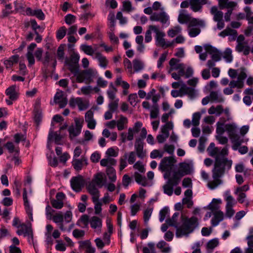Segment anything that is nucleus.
Instances as JSON below:
<instances>
[{"instance_id": "f257e3e1", "label": "nucleus", "mask_w": 253, "mask_h": 253, "mask_svg": "<svg viewBox=\"0 0 253 253\" xmlns=\"http://www.w3.org/2000/svg\"><path fill=\"white\" fill-rule=\"evenodd\" d=\"M209 155L214 158V167L212 170L213 180L209 182L208 186L211 189H214L221 184V178L226 170H229L232 165V161L227 158L229 154L227 147L223 148L215 147L214 143H211L207 149Z\"/></svg>"}, {"instance_id": "f03ea898", "label": "nucleus", "mask_w": 253, "mask_h": 253, "mask_svg": "<svg viewBox=\"0 0 253 253\" xmlns=\"http://www.w3.org/2000/svg\"><path fill=\"white\" fill-rule=\"evenodd\" d=\"M179 213L175 212L171 218L166 220L167 224L169 226H174L176 228V236L177 237H181L183 236L187 235L192 232L194 229L198 226V219L195 216L190 218L181 216L182 224L178 226L177 219Z\"/></svg>"}, {"instance_id": "7ed1b4c3", "label": "nucleus", "mask_w": 253, "mask_h": 253, "mask_svg": "<svg viewBox=\"0 0 253 253\" xmlns=\"http://www.w3.org/2000/svg\"><path fill=\"white\" fill-rule=\"evenodd\" d=\"M180 169L179 171H175L172 176L168 179L166 183L163 186L164 192L168 196L172 195L173 187L179 184L181 178L190 172V166L187 163H181Z\"/></svg>"}, {"instance_id": "20e7f679", "label": "nucleus", "mask_w": 253, "mask_h": 253, "mask_svg": "<svg viewBox=\"0 0 253 253\" xmlns=\"http://www.w3.org/2000/svg\"><path fill=\"white\" fill-rule=\"evenodd\" d=\"M179 60L172 58L169 61V68L168 73L171 74L174 79H180L181 77L191 78L193 74V70L191 67H186L183 63H179Z\"/></svg>"}, {"instance_id": "39448f33", "label": "nucleus", "mask_w": 253, "mask_h": 253, "mask_svg": "<svg viewBox=\"0 0 253 253\" xmlns=\"http://www.w3.org/2000/svg\"><path fill=\"white\" fill-rule=\"evenodd\" d=\"M79 60V55L76 53L73 52L71 55L70 58H66L65 61L66 65L68 66L69 69L71 73H73L75 76L77 77L76 79H81L80 78Z\"/></svg>"}, {"instance_id": "423d86ee", "label": "nucleus", "mask_w": 253, "mask_h": 253, "mask_svg": "<svg viewBox=\"0 0 253 253\" xmlns=\"http://www.w3.org/2000/svg\"><path fill=\"white\" fill-rule=\"evenodd\" d=\"M205 26L204 20L198 18H192L191 21L187 25L189 36L194 38L199 35L201 32L200 27Z\"/></svg>"}, {"instance_id": "0eeeda50", "label": "nucleus", "mask_w": 253, "mask_h": 253, "mask_svg": "<svg viewBox=\"0 0 253 253\" xmlns=\"http://www.w3.org/2000/svg\"><path fill=\"white\" fill-rule=\"evenodd\" d=\"M175 162V160L172 157H166L161 160L159 166V169L163 172H167L164 175L165 179L169 176V172L172 169Z\"/></svg>"}, {"instance_id": "6e6552de", "label": "nucleus", "mask_w": 253, "mask_h": 253, "mask_svg": "<svg viewBox=\"0 0 253 253\" xmlns=\"http://www.w3.org/2000/svg\"><path fill=\"white\" fill-rule=\"evenodd\" d=\"M151 28L154 30V32L156 34V44L157 45H159L163 48H166L170 47L172 45V43L166 42L164 38L165 36V34L163 32L161 31L158 27L151 26Z\"/></svg>"}, {"instance_id": "1a4fd4ad", "label": "nucleus", "mask_w": 253, "mask_h": 253, "mask_svg": "<svg viewBox=\"0 0 253 253\" xmlns=\"http://www.w3.org/2000/svg\"><path fill=\"white\" fill-rule=\"evenodd\" d=\"M69 105L72 108L77 106L80 111H83L88 108L89 102L81 97L72 98L70 99Z\"/></svg>"}, {"instance_id": "9d476101", "label": "nucleus", "mask_w": 253, "mask_h": 253, "mask_svg": "<svg viewBox=\"0 0 253 253\" xmlns=\"http://www.w3.org/2000/svg\"><path fill=\"white\" fill-rule=\"evenodd\" d=\"M70 183L72 189L76 192H79L84 187L85 181L82 176L78 175L73 177L70 180Z\"/></svg>"}, {"instance_id": "9b49d317", "label": "nucleus", "mask_w": 253, "mask_h": 253, "mask_svg": "<svg viewBox=\"0 0 253 253\" xmlns=\"http://www.w3.org/2000/svg\"><path fill=\"white\" fill-rule=\"evenodd\" d=\"M56 199L51 201L52 206L56 209H61L64 205V201L66 198L65 195L63 192H58L56 194Z\"/></svg>"}, {"instance_id": "f8f14e48", "label": "nucleus", "mask_w": 253, "mask_h": 253, "mask_svg": "<svg viewBox=\"0 0 253 253\" xmlns=\"http://www.w3.org/2000/svg\"><path fill=\"white\" fill-rule=\"evenodd\" d=\"M134 148L137 157L141 159L146 156V151L144 150V142L142 139H136Z\"/></svg>"}, {"instance_id": "ddd939ff", "label": "nucleus", "mask_w": 253, "mask_h": 253, "mask_svg": "<svg viewBox=\"0 0 253 253\" xmlns=\"http://www.w3.org/2000/svg\"><path fill=\"white\" fill-rule=\"evenodd\" d=\"M244 86L243 80H232L229 83V87L224 89L223 93L226 95H230L233 93L232 88H241Z\"/></svg>"}, {"instance_id": "4468645a", "label": "nucleus", "mask_w": 253, "mask_h": 253, "mask_svg": "<svg viewBox=\"0 0 253 253\" xmlns=\"http://www.w3.org/2000/svg\"><path fill=\"white\" fill-rule=\"evenodd\" d=\"M150 19L152 21H160L164 24L168 21L169 17L165 12L154 13L150 17Z\"/></svg>"}, {"instance_id": "2eb2a0df", "label": "nucleus", "mask_w": 253, "mask_h": 253, "mask_svg": "<svg viewBox=\"0 0 253 253\" xmlns=\"http://www.w3.org/2000/svg\"><path fill=\"white\" fill-rule=\"evenodd\" d=\"M86 189L88 193L92 197V202H96L98 201L100 197V192L98 189L96 188L95 184L93 183H90L87 186Z\"/></svg>"}, {"instance_id": "dca6fc26", "label": "nucleus", "mask_w": 253, "mask_h": 253, "mask_svg": "<svg viewBox=\"0 0 253 253\" xmlns=\"http://www.w3.org/2000/svg\"><path fill=\"white\" fill-rule=\"evenodd\" d=\"M205 50L211 55V59L217 62L221 59V53L215 47L207 45L205 46Z\"/></svg>"}, {"instance_id": "f3484780", "label": "nucleus", "mask_w": 253, "mask_h": 253, "mask_svg": "<svg viewBox=\"0 0 253 253\" xmlns=\"http://www.w3.org/2000/svg\"><path fill=\"white\" fill-rule=\"evenodd\" d=\"M23 201H24V205L25 206V209L26 213L28 214L29 219L31 221H33V210H32V208L30 206V204H29V202L28 200L27 191L25 188H24L23 190Z\"/></svg>"}, {"instance_id": "a211bd4d", "label": "nucleus", "mask_w": 253, "mask_h": 253, "mask_svg": "<svg viewBox=\"0 0 253 253\" xmlns=\"http://www.w3.org/2000/svg\"><path fill=\"white\" fill-rule=\"evenodd\" d=\"M208 3V0H190V8L195 12L200 11L202 5Z\"/></svg>"}, {"instance_id": "6ab92c4d", "label": "nucleus", "mask_w": 253, "mask_h": 253, "mask_svg": "<svg viewBox=\"0 0 253 253\" xmlns=\"http://www.w3.org/2000/svg\"><path fill=\"white\" fill-rule=\"evenodd\" d=\"M25 12L27 15L35 16L40 20H43L45 19V15L41 9L33 10L30 7H27Z\"/></svg>"}, {"instance_id": "aec40b11", "label": "nucleus", "mask_w": 253, "mask_h": 253, "mask_svg": "<svg viewBox=\"0 0 253 253\" xmlns=\"http://www.w3.org/2000/svg\"><path fill=\"white\" fill-rule=\"evenodd\" d=\"M18 88L15 85H12L5 90V94L11 100H16L19 97Z\"/></svg>"}, {"instance_id": "412c9836", "label": "nucleus", "mask_w": 253, "mask_h": 253, "mask_svg": "<svg viewBox=\"0 0 253 253\" xmlns=\"http://www.w3.org/2000/svg\"><path fill=\"white\" fill-rule=\"evenodd\" d=\"M79 243L80 249L85 250V253H95V249L91 245L89 240L80 241Z\"/></svg>"}, {"instance_id": "4be33fe9", "label": "nucleus", "mask_w": 253, "mask_h": 253, "mask_svg": "<svg viewBox=\"0 0 253 253\" xmlns=\"http://www.w3.org/2000/svg\"><path fill=\"white\" fill-rule=\"evenodd\" d=\"M16 233L18 235H23L24 236H29L32 237V231L30 227L27 226L25 223L21 224L18 227Z\"/></svg>"}, {"instance_id": "5701e85b", "label": "nucleus", "mask_w": 253, "mask_h": 253, "mask_svg": "<svg viewBox=\"0 0 253 253\" xmlns=\"http://www.w3.org/2000/svg\"><path fill=\"white\" fill-rule=\"evenodd\" d=\"M212 214L213 217L211 219V224L213 227H215L223 220L224 213L221 211L212 213Z\"/></svg>"}, {"instance_id": "b1692460", "label": "nucleus", "mask_w": 253, "mask_h": 253, "mask_svg": "<svg viewBox=\"0 0 253 253\" xmlns=\"http://www.w3.org/2000/svg\"><path fill=\"white\" fill-rule=\"evenodd\" d=\"M89 223L92 229L100 231L102 225V221L101 218L98 216H93L91 217Z\"/></svg>"}, {"instance_id": "393cba45", "label": "nucleus", "mask_w": 253, "mask_h": 253, "mask_svg": "<svg viewBox=\"0 0 253 253\" xmlns=\"http://www.w3.org/2000/svg\"><path fill=\"white\" fill-rule=\"evenodd\" d=\"M225 129L230 139L238 135L236 133L237 132V127L234 124H227L225 125Z\"/></svg>"}, {"instance_id": "a878e982", "label": "nucleus", "mask_w": 253, "mask_h": 253, "mask_svg": "<svg viewBox=\"0 0 253 253\" xmlns=\"http://www.w3.org/2000/svg\"><path fill=\"white\" fill-rule=\"evenodd\" d=\"M219 36L222 38H224L227 36H231V40L234 41L237 38V32L235 30L232 29L230 28H226L219 34Z\"/></svg>"}, {"instance_id": "bb28decb", "label": "nucleus", "mask_w": 253, "mask_h": 253, "mask_svg": "<svg viewBox=\"0 0 253 253\" xmlns=\"http://www.w3.org/2000/svg\"><path fill=\"white\" fill-rule=\"evenodd\" d=\"M186 10H181L178 17V21L180 24L189 23L192 20L190 15L185 13Z\"/></svg>"}, {"instance_id": "cd10ccee", "label": "nucleus", "mask_w": 253, "mask_h": 253, "mask_svg": "<svg viewBox=\"0 0 253 253\" xmlns=\"http://www.w3.org/2000/svg\"><path fill=\"white\" fill-rule=\"evenodd\" d=\"M218 1L220 9H233L237 5L236 2L230 1L229 0H218Z\"/></svg>"}, {"instance_id": "c85d7f7f", "label": "nucleus", "mask_w": 253, "mask_h": 253, "mask_svg": "<svg viewBox=\"0 0 253 253\" xmlns=\"http://www.w3.org/2000/svg\"><path fill=\"white\" fill-rule=\"evenodd\" d=\"M102 167L107 168L113 167L117 164V160L112 157H107L106 158L102 159L100 162Z\"/></svg>"}, {"instance_id": "c756f323", "label": "nucleus", "mask_w": 253, "mask_h": 253, "mask_svg": "<svg viewBox=\"0 0 253 253\" xmlns=\"http://www.w3.org/2000/svg\"><path fill=\"white\" fill-rule=\"evenodd\" d=\"M236 50L238 52H243L244 55H248L250 52V47L247 42L240 43L236 46Z\"/></svg>"}, {"instance_id": "7c9ffc66", "label": "nucleus", "mask_w": 253, "mask_h": 253, "mask_svg": "<svg viewBox=\"0 0 253 253\" xmlns=\"http://www.w3.org/2000/svg\"><path fill=\"white\" fill-rule=\"evenodd\" d=\"M95 58L98 61L99 65L101 67L104 69L106 68L108 64V61L105 56L99 52H96L95 54Z\"/></svg>"}, {"instance_id": "2f4dec72", "label": "nucleus", "mask_w": 253, "mask_h": 253, "mask_svg": "<svg viewBox=\"0 0 253 253\" xmlns=\"http://www.w3.org/2000/svg\"><path fill=\"white\" fill-rule=\"evenodd\" d=\"M19 56L18 55H14L10 57L8 59L5 60L3 63L7 69L10 68L14 64L18 62Z\"/></svg>"}, {"instance_id": "473e14b6", "label": "nucleus", "mask_w": 253, "mask_h": 253, "mask_svg": "<svg viewBox=\"0 0 253 253\" xmlns=\"http://www.w3.org/2000/svg\"><path fill=\"white\" fill-rule=\"evenodd\" d=\"M53 221L56 224H58L59 228L62 231L65 230L63 224V215L61 213H57L55 214L52 218Z\"/></svg>"}, {"instance_id": "72a5a7b5", "label": "nucleus", "mask_w": 253, "mask_h": 253, "mask_svg": "<svg viewBox=\"0 0 253 253\" xmlns=\"http://www.w3.org/2000/svg\"><path fill=\"white\" fill-rule=\"evenodd\" d=\"M210 11L211 14L213 15L214 21L223 19V13L221 11L218 10L216 6L211 7Z\"/></svg>"}, {"instance_id": "f704fd0d", "label": "nucleus", "mask_w": 253, "mask_h": 253, "mask_svg": "<svg viewBox=\"0 0 253 253\" xmlns=\"http://www.w3.org/2000/svg\"><path fill=\"white\" fill-rule=\"evenodd\" d=\"M156 247L161 250L162 253H169L171 251L169 245L163 240L159 242L157 244Z\"/></svg>"}, {"instance_id": "c9c22d12", "label": "nucleus", "mask_w": 253, "mask_h": 253, "mask_svg": "<svg viewBox=\"0 0 253 253\" xmlns=\"http://www.w3.org/2000/svg\"><path fill=\"white\" fill-rule=\"evenodd\" d=\"M220 203H221L220 200L213 199L212 202L209 205L208 209L211 211L212 213L221 211L219 209Z\"/></svg>"}, {"instance_id": "e433bc0d", "label": "nucleus", "mask_w": 253, "mask_h": 253, "mask_svg": "<svg viewBox=\"0 0 253 253\" xmlns=\"http://www.w3.org/2000/svg\"><path fill=\"white\" fill-rule=\"evenodd\" d=\"M230 139L233 143L232 148L234 151L237 150L241 144L243 143V139H241L239 135L232 137V138H230Z\"/></svg>"}, {"instance_id": "4c0bfd02", "label": "nucleus", "mask_w": 253, "mask_h": 253, "mask_svg": "<svg viewBox=\"0 0 253 253\" xmlns=\"http://www.w3.org/2000/svg\"><path fill=\"white\" fill-rule=\"evenodd\" d=\"M180 92H181L182 95L183 94H188L192 96L195 94V90L193 87H188L185 84H182L180 87Z\"/></svg>"}, {"instance_id": "58836bf2", "label": "nucleus", "mask_w": 253, "mask_h": 253, "mask_svg": "<svg viewBox=\"0 0 253 253\" xmlns=\"http://www.w3.org/2000/svg\"><path fill=\"white\" fill-rule=\"evenodd\" d=\"M225 200L226 202L225 208H233L236 204L234 198L230 195L229 191H227L225 193Z\"/></svg>"}, {"instance_id": "ea45409f", "label": "nucleus", "mask_w": 253, "mask_h": 253, "mask_svg": "<svg viewBox=\"0 0 253 253\" xmlns=\"http://www.w3.org/2000/svg\"><path fill=\"white\" fill-rule=\"evenodd\" d=\"M128 123L127 119L123 116L117 122V126L119 130H122L126 127Z\"/></svg>"}, {"instance_id": "a19ab883", "label": "nucleus", "mask_w": 253, "mask_h": 253, "mask_svg": "<svg viewBox=\"0 0 253 253\" xmlns=\"http://www.w3.org/2000/svg\"><path fill=\"white\" fill-rule=\"evenodd\" d=\"M143 253H157L155 248V244L153 242H149L146 246L142 248Z\"/></svg>"}, {"instance_id": "79ce46f5", "label": "nucleus", "mask_w": 253, "mask_h": 253, "mask_svg": "<svg viewBox=\"0 0 253 253\" xmlns=\"http://www.w3.org/2000/svg\"><path fill=\"white\" fill-rule=\"evenodd\" d=\"M84 74L85 76L88 78L89 79H101L100 77H99L97 72L96 70L93 69H88L86 70Z\"/></svg>"}, {"instance_id": "37998d69", "label": "nucleus", "mask_w": 253, "mask_h": 253, "mask_svg": "<svg viewBox=\"0 0 253 253\" xmlns=\"http://www.w3.org/2000/svg\"><path fill=\"white\" fill-rule=\"evenodd\" d=\"M106 172L108 178L111 182H115L116 180V170L113 167L107 168Z\"/></svg>"}, {"instance_id": "c03bdc74", "label": "nucleus", "mask_w": 253, "mask_h": 253, "mask_svg": "<svg viewBox=\"0 0 253 253\" xmlns=\"http://www.w3.org/2000/svg\"><path fill=\"white\" fill-rule=\"evenodd\" d=\"M4 147L7 149L9 153H13L15 152L16 154H18L19 152V147H16L14 145L13 143L10 141L7 142L4 145Z\"/></svg>"}, {"instance_id": "a18cd8bd", "label": "nucleus", "mask_w": 253, "mask_h": 253, "mask_svg": "<svg viewBox=\"0 0 253 253\" xmlns=\"http://www.w3.org/2000/svg\"><path fill=\"white\" fill-rule=\"evenodd\" d=\"M134 177L135 181L139 184L142 185V186L146 185V179L145 176H142L138 172H135L134 173Z\"/></svg>"}, {"instance_id": "49530a36", "label": "nucleus", "mask_w": 253, "mask_h": 253, "mask_svg": "<svg viewBox=\"0 0 253 253\" xmlns=\"http://www.w3.org/2000/svg\"><path fill=\"white\" fill-rule=\"evenodd\" d=\"M86 160L84 158H82L81 159L75 160L73 161V166L74 168L77 170H81L83 166L84 163L85 164H87Z\"/></svg>"}, {"instance_id": "de8ad7c7", "label": "nucleus", "mask_w": 253, "mask_h": 253, "mask_svg": "<svg viewBox=\"0 0 253 253\" xmlns=\"http://www.w3.org/2000/svg\"><path fill=\"white\" fill-rule=\"evenodd\" d=\"M181 30L182 29L180 26H176L169 30L168 31V35L171 38H173L176 35L181 33Z\"/></svg>"}, {"instance_id": "09e8293b", "label": "nucleus", "mask_w": 253, "mask_h": 253, "mask_svg": "<svg viewBox=\"0 0 253 253\" xmlns=\"http://www.w3.org/2000/svg\"><path fill=\"white\" fill-rule=\"evenodd\" d=\"M141 204L138 203H135L131 204L130 206V215L131 216H135L136 215L138 212L140 211Z\"/></svg>"}, {"instance_id": "8fccbe9b", "label": "nucleus", "mask_w": 253, "mask_h": 253, "mask_svg": "<svg viewBox=\"0 0 253 253\" xmlns=\"http://www.w3.org/2000/svg\"><path fill=\"white\" fill-rule=\"evenodd\" d=\"M223 57L227 62H231L233 60L232 50L229 48H227L223 53Z\"/></svg>"}, {"instance_id": "3c124183", "label": "nucleus", "mask_w": 253, "mask_h": 253, "mask_svg": "<svg viewBox=\"0 0 253 253\" xmlns=\"http://www.w3.org/2000/svg\"><path fill=\"white\" fill-rule=\"evenodd\" d=\"M117 90L113 85L112 83L110 84L109 89L107 91V94L109 98L111 100H114Z\"/></svg>"}, {"instance_id": "603ef678", "label": "nucleus", "mask_w": 253, "mask_h": 253, "mask_svg": "<svg viewBox=\"0 0 253 253\" xmlns=\"http://www.w3.org/2000/svg\"><path fill=\"white\" fill-rule=\"evenodd\" d=\"M225 121H224L223 123L218 122L216 123V131L218 135H222L225 131V125L224 124Z\"/></svg>"}, {"instance_id": "864d4df0", "label": "nucleus", "mask_w": 253, "mask_h": 253, "mask_svg": "<svg viewBox=\"0 0 253 253\" xmlns=\"http://www.w3.org/2000/svg\"><path fill=\"white\" fill-rule=\"evenodd\" d=\"M133 67L135 72H138L144 67L143 63L142 61L138 59H134L133 61Z\"/></svg>"}, {"instance_id": "5fc2aeb1", "label": "nucleus", "mask_w": 253, "mask_h": 253, "mask_svg": "<svg viewBox=\"0 0 253 253\" xmlns=\"http://www.w3.org/2000/svg\"><path fill=\"white\" fill-rule=\"evenodd\" d=\"M68 131L69 132L70 137L72 138L79 135L81 132V130L73 126H70L68 128Z\"/></svg>"}, {"instance_id": "6e6d98bb", "label": "nucleus", "mask_w": 253, "mask_h": 253, "mask_svg": "<svg viewBox=\"0 0 253 253\" xmlns=\"http://www.w3.org/2000/svg\"><path fill=\"white\" fill-rule=\"evenodd\" d=\"M159 109L158 105L157 104L152 106L150 111V118L151 119H156L158 117Z\"/></svg>"}, {"instance_id": "4d7b16f0", "label": "nucleus", "mask_w": 253, "mask_h": 253, "mask_svg": "<svg viewBox=\"0 0 253 253\" xmlns=\"http://www.w3.org/2000/svg\"><path fill=\"white\" fill-rule=\"evenodd\" d=\"M119 99H116L114 100H111L108 105L109 110L115 112L118 108Z\"/></svg>"}, {"instance_id": "13d9d810", "label": "nucleus", "mask_w": 253, "mask_h": 253, "mask_svg": "<svg viewBox=\"0 0 253 253\" xmlns=\"http://www.w3.org/2000/svg\"><path fill=\"white\" fill-rule=\"evenodd\" d=\"M66 34V28L64 26L61 27L56 32V38L58 40L62 39Z\"/></svg>"}, {"instance_id": "bf43d9fd", "label": "nucleus", "mask_w": 253, "mask_h": 253, "mask_svg": "<svg viewBox=\"0 0 253 253\" xmlns=\"http://www.w3.org/2000/svg\"><path fill=\"white\" fill-rule=\"evenodd\" d=\"M201 118V114L199 112H196L193 114L192 116V124L195 126H199L200 124V120Z\"/></svg>"}, {"instance_id": "052dcab7", "label": "nucleus", "mask_w": 253, "mask_h": 253, "mask_svg": "<svg viewBox=\"0 0 253 253\" xmlns=\"http://www.w3.org/2000/svg\"><path fill=\"white\" fill-rule=\"evenodd\" d=\"M152 211V208H148L144 211L143 219L145 224H147L151 216Z\"/></svg>"}, {"instance_id": "680f3d73", "label": "nucleus", "mask_w": 253, "mask_h": 253, "mask_svg": "<svg viewBox=\"0 0 253 253\" xmlns=\"http://www.w3.org/2000/svg\"><path fill=\"white\" fill-rule=\"evenodd\" d=\"M151 26H155L154 25H150L148 29L146 31L145 35V41L146 42H149L152 41V31L154 32V30L151 28Z\"/></svg>"}, {"instance_id": "e2e57ef3", "label": "nucleus", "mask_w": 253, "mask_h": 253, "mask_svg": "<svg viewBox=\"0 0 253 253\" xmlns=\"http://www.w3.org/2000/svg\"><path fill=\"white\" fill-rule=\"evenodd\" d=\"M127 158V154H125L123 157L120 159L119 169L120 171L123 170L127 165L126 159Z\"/></svg>"}, {"instance_id": "0e129e2a", "label": "nucleus", "mask_w": 253, "mask_h": 253, "mask_svg": "<svg viewBox=\"0 0 253 253\" xmlns=\"http://www.w3.org/2000/svg\"><path fill=\"white\" fill-rule=\"evenodd\" d=\"M81 49L85 54L89 55H92L94 53V50L90 45H82Z\"/></svg>"}, {"instance_id": "69168bd1", "label": "nucleus", "mask_w": 253, "mask_h": 253, "mask_svg": "<svg viewBox=\"0 0 253 253\" xmlns=\"http://www.w3.org/2000/svg\"><path fill=\"white\" fill-rule=\"evenodd\" d=\"M76 17L71 14H68L65 16V23L68 25H71L75 22Z\"/></svg>"}, {"instance_id": "338daca9", "label": "nucleus", "mask_w": 253, "mask_h": 253, "mask_svg": "<svg viewBox=\"0 0 253 253\" xmlns=\"http://www.w3.org/2000/svg\"><path fill=\"white\" fill-rule=\"evenodd\" d=\"M135 169L138 170L141 173H144L145 169L142 163L139 161L136 162L133 166Z\"/></svg>"}, {"instance_id": "774afa93", "label": "nucleus", "mask_w": 253, "mask_h": 253, "mask_svg": "<svg viewBox=\"0 0 253 253\" xmlns=\"http://www.w3.org/2000/svg\"><path fill=\"white\" fill-rule=\"evenodd\" d=\"M5 9L2 10V17H5L8 16L12 13V6L10 4H6Z\"/></svg>"}]
</instances>
